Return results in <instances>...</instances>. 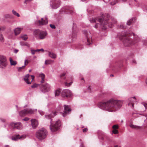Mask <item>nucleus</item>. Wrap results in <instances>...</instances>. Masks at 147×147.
Listing matches in <instances>:
<instances>
[{
	"instance_id": "34",
	"label": "nucleus",
	"mask_w": 147,
	"mask_h": 147,
	"mask_svg": "<svg viewBox=\"0 0 147 147\" xmlns=\"http://www.w3.org/2000/svg\"><path fill=\"white\" fill-rule=\"evenodd\" d=\"M120 1H118L117 0H114V2H111L110 3V4L111 5H114L116 3H117L118 2H119Z\"/></svg>"
},
{
	"instance_id": "30",
	"label": "nucleus",
	"mask_w": 147,
	"mask_h": 147,
	"mask_svg": "<svg viewBox=\"0 0 147 147\" xmlns=\"http://www.w3.org/2000/svg\"><path fill=\"white\" fill-rule=\"evenodd\" d=\"M12 13L13 15L15 16H17V17H19L20 16V14L18 13H17L16 11H15L14 9H13L12 10Z\"/></svg>"
},
{
	"instance_id": "2",
	"label": "nucleus",
	"mask_w": 147,
	"mask_h": 147,
	"mask_svg": "<svg viewBox=\"0 0 147 147\" xmlns=\"http://www.w3.org/2000/svg\"><path fill=\"white\" fill-rule=\"evenodd\" d=\"M109 17V16L108 15L107 16V18L102 16L96 19L92 18L89 20V21L92 23H96L94 26L95 28H97L100 26L102 29L106 30L108 27L111 28L113 24H115L117 22L115 19L111 18L112 22L110 23L108 20Z\"/></svg>"
},
{
	"instance_id": "51",
	"label": "nucleus",
	"mask_w": 147,
	"mask_h": 147,
	"mask_svg": "<svg viewBox=\"0 0 147 147\" xmlns=\"http://www.w3.org/2000/svg\"><path fill=\"white\" fill-rule=\"evenodd\" d=\"M45 21V20H44L43 18H42L41 19V20H40V21L41 22H42L43 23V22H44V21Z\"/></svg>"
},
{
	"instance_id": "23",
	"label": "nucleus",
	"mask_w": 147,
	"mask_h": 147,
	"mask_svg": "<svg viewBox=\"0 0 147 147\" xmlns=\"http://www.w3.org/2000/svg\"><path fill=\"white\" fill-rule=\"evenodd\" d=\"M48 54L49 57L53 59H55L57 57L56 55L53 52L49 51Z\"/></svg>"
},
{
	"instance_id": "46",
	"label": "nucleus",
	"mask_w": 147,
	"mask_h": 147,
	"mask_svg": "<svg viewBox=\"0 0 147 147\" xmlns=\"http://www.w3.org/2000/svg\"><path fill=\"white\" fill-rule=\"evenodd\" d=\"M88 130V129L87 128H86L83 129V132H86Z\"/></svg>"
},
{
	"instance_id": "22",
	"label": "nucleus",
	"mask_w": 147,
	"mask_h": 147,
	"mask_svg": "<svg viewBox=\"0 0 147 147\" xmlns=\"http://www.w3.org/2000/svg\"><path fill=\"white\" fill-rule=\"evenodd\" d=\"M136 21V18H132L131 19L128 20L127 22V24L128 25H130L131 24L134 23Z\"/></svg>"
},
{
	"instance_id": "52",
	"label": "nucleus",
	"mask_w": 147,
	"mask_h": 147,
	"mask_svg": "<svg viewBox=\"0 0 147 147\" xmlns=\"http://www.w3.org/2000/svg\"><path fill=\"white\" fill-rule=\"evenodd\" d=\"M132 62H133V63H135V64L136 63V61L135 60H134V59L133 60Z\"/></svg>"
},
{
	"instance_id": "5",
	"label": "nucleus",
	"mask_w": 147,
	"mask_h": 147,
	"mask_svg": "<svg viewBox=\"0 0 147 147\" xmlns=\"http://www.w3.org/2000/svg\"><path fill=\"white\" fill-rule=\"evenodd\" d=\"M47 133V131L45 129L42 128L36 132V136L39 140H43L46 138Z\"/></svg>"
},
{
	"instance_id": "14",
	"label": "nucleus",
	"mask_w": 147,
	"mask_h": 147,
	"mask_svg": "<svg viewBox=\"0 0 147 147\" xmlns=\"http://www.w3.org/2000/svg\"><path fill=\"white\" fill-rule=\"evenodd\" d=\"M64 112L62 113V115L63 117H65L66 115L68 114L69 113L71 112V109L68 105H64Z\"/></svg>"
},
{
	"instance_id": "32",
	"label": "nucleus",
	"mask_w": 147,
	"mask_h": 147,
	"mask_svg": "<svg viewBox=\"0 0 147 147\" xmlns=\"http://www.w3.org/2000/svg\"><path fill=\"white\" fill-rule=\"evenodd\" d=\"M27 36V35L26 34H25L21 36V38L24 40H26L28 38L27 37H26V36Z\"/></svg>"
},
{
	"instance_id": "35",
	"label": "nucleus",
	"mask_w": 147,
	"mask_h": 147,
	"mask_svg": "<svg viewBox=\"0 0 147 147\" xmlns=\"http://www.w3.org/2000/svg\"><path fill=\"white\" fill-rule=\"evenodd\" d=\"M72 83V82H70L69 83H68L67 82L65 83V85L66 86H70Z\"/></svg>"
},
{
	"instance_id": "53",
	"label": "nucleus",
	"mask_w": 147,
	"mask_h": 147,
	"mask_svg": "<svg viewBox=\"0 0 147 147\" xmlns=\"http://www.w3.org/2000/svg\"><path fill=\"white\" fill-rule=\"evenodd\" d=\"M80 147H84L83 144L82 143L80 145Z\"/></svg>"
},
{
	"instance_id": "15",
	"label": "nucleus",
	"mask_w": 147,
	"mask_h": 147,
	"mask_svg": "<svg viewBox=\"0 0 147 147\" xmlns=\"http://www.w3.org/2000/svg\"><path fill=\"white\" fill-rule=\"evenodd\" d=\"M26 138L24 135L20 136L19 134L14 135L11 137V139L13 140L17 141L19 139H23Z\"/></svg>"
},
{
	"instance_id": "29",
	"label": "nucleus",
	"mask_w": 147,
	"mask_h": 147,
	"mask_svg": "<svg viewBox=\"0 0 147 147\" xmlns=\"http://www.w3.org/2000/svg\"><path fill=\"white\" fill-rule=\"evenodd\" d=\"M130 127L132 128H136L139 129L140 128V127L139 126H136L133 125L132 124H130L129 125Z\"/></svg>"
},
{
	"instance_id": "59",
	"label": "nucleus",
	"mask_w": 147,
	"mask_h": 147,
	"mask_svg": "<svg viewBox=\"0 0 147 147\" xmlns=\"http://www.w3.org/2000/svg\"><path fill=\"white\" fill-rule=\"evenodd\" d=\"M31 71V69H30L29 70V72H30Z\"/></svg>"
},
{
	"instance_id": "27",
	"label": "nucleus",
	"mask_w": 147,
	"mask_h": 147,
	"mask_svg": "<svg viewBox=\"0 0 147 147\" xmlns=\"http://www.w3.org/2000/svg\"><path fill=\"white\" fill-rule=\"evenodd\" d=\"M27 62V63H28V61L27 60H26L25 61H24V65L22 66V67H18V71H21V69H23L24 68L25 65H26V63Z\"/></svg>"
},
{
	"instance_id": "10",
	"label": "nucleus",
	"mask_w": 147,
	"mask_h": 147,
	"mask_svg": "<svg viewBox=\"0 0 147 147\" xmlns=\"http://www.w3.org/2000/svg\"><path fill=\"white\" fill-rule=\"evenodd\" d=\"M51 89L50 85L47 83L42 84L40 86V90L43 93L48 92Z\"/></svg>"
},
{
	"instance_id": "42",
	"label": "nucleus",
	"mask_w": 147,
	"mask_h": 147,
	"mask_svg": "<svg viewBox=\"0 0 147 147\" xmlns=\"http://www.w3.org/2000/svg\"><path fill=\"white\" fill-rule=\"evenodd\" d=\"M0 121L3 123H4L5 121V120L4 119L0 118Z\"/></svg>"
},
{
	"instance_id": "41",
	"label": "nucleus",
	"mask_w": 147,
	"mask_h": 147,
	"mask_svg": "<svg viewBox=\"0 0 147 147\" xmlns=\"http://www.w3.org/2000/svg\"><path fill=\"white\" fill-rule=\"evenodd\" d=\"M50 61L49 60H46L45 61V64L46 65L49 64L50 63L49 62Z\"/></svg>"
},
{
	"instance_id": "18",
	"label": "nucleus",
	"mask_w": 147,
	"mask_h": 147,
	"mask_svg": "<svg viewBox=\"0 0 147 147\" xmlns=\"http://www.w3.org/2000/svg\"><path fill=\"white\" fill-rule=\"evenodd\" d=\"M73 33L72 34V38H75L76 36V33L78 32V29L75 23H73V26L72 28Z\"/></svg>"
},
{
	"instance_id": "9",
	"label": "nucleus",
	"mask_w": 147,
	"mask_h": 147,
	"mask_svg": "<svg viewBox=\"0 0 147 147\" xmlns=\"http://www.w3.org/2000/svg\"><path fill=\"white\" fill-rule=\"evenodd\" d=\"M61 2L60 0H51L50 5L51 8L53 9H57L61 5Z\"/></svg>"
},
{
	"instance_id": "56",
	"label": "nucleus",
	"mask_w": 147,
	"mask_h": 147,
	"mask_svg": "<svg viewBox=\"0 0 147 147\" xmlns=\"http://www.w3.org/2000/svg\"><path fill=\"white\" fill-rule=\"evenodd\" d=\"M39 51H42V52H43L44 51V50L42 49H39Z\"/></svg>"
},
{
	"instance_id": "3",
	"label": "nucleus",
	"mask_w": 147,
	"mask_h": 147,
	"mask_svg": "<svg viewBox=\"0 0 147 147\" xmlns=\"http://www.w3.org/2000/svg\"><path fill=\"white\" fill-rule=\"evenodd\" d=\"M124 34H122V38L120 39L123 41V44L124 46L125 47L129 46L132 45L138 42L140 40V38L138 37H135L134 39V41H131L130 38L129 37L130 35H131L133 33L131 32L128 31L126 32H124Z\"/></svg>"
},
{
	"instance_id": "40",
	"label": "nucleus",
	"mask_w": 147,
	"mask_h": 147,
	"mask_svg": "<svg viewBox=\"0 0 147 147\" xmlns=\"http://www.w3.org/2000/svg\"><path fill=\"white\" fill-rule=\"evenodd\" d=\"M113 132L114 134H117L118 133V131L116 129H114L113 131Z\"/></svg>"
},
{
	"instance_id": "64",
	"label": "nucleus",
	"mask_w": 147,
	"mask_h": 147,
	"mask_svg": "<svg viewBox=\"0 0 147 147\" xmlns=\"http://www.w3.org/2000/svg\"><path fill=\"white\" fill-rule=\"evenodd\" d=\"M104 2H106L105 0H102Z\"/></svg>"
},
{
	"instance_id": "26",
	"label": "nucleus",
	"mask_w": 147,
	"mask_h": 147,
	"mask_svg": "<svg viewBox=\"0 0 147 147\" xmlns=\"http://www.w3.org/2000/svg\"><path fill=\"white\" fill-rule=\"evenodd\" d=\"M39 76L41 78V79H42V80L40 82L41 83H43L45 81V80H44V78H45V74L43 73H42L41 74H40L39 75Z\"/></svg>"
},
{
	"instance_id": "47",
	"label": "nucleus",
	"mask_w": 147,
	"mask_h": 147,
	"mask_svg": "<svg viewBox=\"0 0 147 147\" xmlns=\"http://www.w3.org/2000/svg\"><path fill=\"white\" fill-rule=\"evenodd\" d=\"M66 74V73H64L61 74L60 76L61 77H63Z\"/></svg>"
},
{
	"instance_id": "31",
	"label": "nucleus",
	"mask_w": 147,
	"mask_h": 147,
	"mask_svg": "<svg viewBox=\"0 0 147 147\" xmlns=\"http://www.w3.org/2000/svg\"><path fill=\"white\" fill-rule=\"evenodd\" d=\"M61 92L60 90H56L55 92V96H58L60 94Z\"/></svg>"
},
{
	"instance_id": "17",
	"label": "nucleus",
	"mask_w": 147,
	"mask_h": 147,
	"mask_svg": "<svg viewBox=\"0 0 147 147\" xmlns=\"http://www.w3.org/2000/svg\"><path fill=\"white\" fill-rule=\"evenodd\" d=\"M83 33L85 34L87 38V45H89L91 44V42H90V39H89L90 36L89 35L90 34V32H88L86 30H84L82 31Z\"/></svg>"
},
{
	"instance_id": "54",
	"label": "nucleus",
	"mask_w": 147,
	"mask_h": 147,
	"mask_svg": "<svg viewBox=\"0 0 147 147\" xmlns=\"http://www.w3.org/2000/svg\"><path fill=\"white\" fill-rule=\"evenodd\" d=\"M34 51L36 52H39V49H36V50H34Z\"/></svg>"
},
{
	"instance_id": "33",
	"label": "nucleus",
	"mask_w": 147,
	"mask_h": 147,
	"mask_svg": "<svg viewBox=\"0 0 147 147\" xmlns=\"http://www.w3.org/2000/svg\"><path fill=\"white\" fill-rule=\"evenodd\" d=\"M0 41L1 42H4V38L2 34H0Z\"/></svg>"
},
{
	"instance_id": "11",
	"label": "nucleus",
	"mask_w": 147,
	"mask_h": 147,
	"mask_svg": "<svg viewBox=\"0 0 147 147\" xmlns=\"http://www.w3.org/2000/svg\"><path fill=\"white\" fill-rule=\"evenodd\" d=\"M9 127L10 128L16 129L19 130L23 128L22 124L20 122L16 123H11L9 124Z\"/></svg>"
},
{
	"instance_id": "1",
	"label": "nucleus",
	"mask_w": 147,
	"mask_h": 147,
	"mask_svg": "<svg viewBox=\"0 0 147 147\" xmlns=\"http://www.w3.org/2000/svg\"><path fill=\"white\" fill-rule=\"evenodd\" d=\"M122 102L121 100L111 98L105 101L99 102L98 107L101 109L109 112H115L122 106Z\"/></svg>"
},
{
	"instance_id": "37",
	"label": "nucleus",
	"mask_w": 147,
	"mask_h": 147,
	"mask_svg": "<svg viewBox=\"0 0 147 147\" xmlns=\"http://www.w3.org/2000/svg\"><path fill=\"white\" fill-rule=\"evenodd\" d=\"M4 17L5 18H11V16L9 14H7L5 15L4 16Z\"/></svg>"
},
{
	"instance_id": "36",
	"label": "nucleus",
	"mask_w": 147,
	"mask_h": 147,
	"mask_svg": "<svg viewBox=\"0 0 147 147\" xmlns=\"http://www.w3.org/2000/svg\"><path fill=\"white\" fill-rule=\"evenodd\" d=\"M38 86V84H34L31 86V87L33 88H36Z\"/></svg>"
},
{
	"instance_id": "58",
	"label": "nucleus",
	"mask_w": 147,
	"mask_h": 147,
	"mask_svg": "<svg viewBox=\"0 0 147 147\" xmlns=\"http://www.w3.org/2000/svg\"><path fill=\"white\" fill-rule=\"evenodd\" d=\"M127 0H122V1L123 2H125Z\"/></svg>"
},
{
	"instance_id": "55",
	"label": "nucleus",
	"mask_w": 147,
	"mask_h": 147,
	"mask_svg": "<svg viewBox=\"0 0 147 147\" xmlns=\"http://www.w3.org/2000/svg\"><path fill=\"white\" fill-rule=\"evenodd\" d=\"M131 98H133V100L135 101V100H136V98L134 96V97H131Z\"/></svg>"
},
{
	"instance_id": "8",
	"label": "nucleus",
	"mask_w": 147,
	"mask_h": 147,
	"mask_svg": "<svg viewBox=\"0 0 147 147\" xmlns=\"http://www.w3.org/2000/svg\"><path fill=\"white\" fill-rule=\"evenodd\" d=\"M7 65V63L6 57L4 56H0V68L5 69Z\"/></svg>"
},
{
	"instance_id": "38",
	"label": "nucleus",
	"mask_w": 147,
	"mask_h": 147,
	"mask_svg": "<svg viewBox=\"0 0 147 147\" xmlns=\"http://www.w3.org/2000/svg\"><path fill=\"white\" fill-rule=\"evenodd\" d=\"M50 26L53 29H55L56 28V27L55 26L54 24H51L50 25Z\"/></svg>"
},
{
	"instance_id": "60",
	"label": "nucleus",
	"mask_w": 147,
	"mask_h": 147,
	"mask_svg": "<svg viewBox=\"0 0 147 147\" xmlns=\"http://www.w3.org/2000/svg\"><path fill=\"white\" fill-rule=\"evenodd\" d=\"M114 76L113 75V74H111V76Z\"/></svg>"
},
{
	"instance_id": "43",
	"label": "nucleus",
	"mask_w": 147,
	"mask_h": 147,
	"mask_svg": "<svg viewBox=\"0 0 147 147\" xmlns=\"http://www.w3.org/2000/svg\"><path fill=\"white\" fill-rule=\"evenodd\" d=\"M113 128L114 129H116L118 128V126L116 125H114L113 126Z\"/></svg>"
},
{
	"instance_id": "20",
	"label": "nucleus",
	"mask_w": 147,
	"mask_h": 147,
	"mask_svg": "<svg viewBox=\"0 0 147 147\" xmlns=\"http://www.w3.org/2000/svg\"><path fill=\"white\" fill-rule=\"evenodd\" d=\"M45 21L43 22V23H42L40 21V20H38V22L39 23V24L40 25H46L48 23V20H47V16H45Z\"/></svg>"
},
{
	"instance_id": "21",
	"label": "nucleus",
	"mask_w": 147,
	"mask_h": 147,
	"mask_svg": "<svg viewBox=\"0 0 147 147\" xmlns=\"http://www.w3.org/2000/svg\"><path fill=\"white\" fill-rule=\"evenodd\" d=\"M22 28H15L14 30V32L16 35H17L20 34L21 31L22 30Z\"/></svg>"
},
{
	"instance_id": "62",
	"label": "nucleus",
	"mask_w": 147,
	"mask_h": 147,
	"mask_svg": "<svg viewBox=\"0 0 147 147\" xmlns=\"http://www.w3.org/2000/svg\"><path fill=\"white\" fill-rule=\"evenodd\" d=\"M90 86H89V91H90Z\"/></svg>"
},
{
	"instance_id": "57",
	"label": "nucleus",
	"mask_w": 147,
	"mask_h": 147,
	"mask_svg": "<svg viewBox=\"0 0 147 147\" xmlns=\"http://www.w3.org/2000/svg\"><path fill=\"white\" fill-rule=\"evenodd\" d=\"M4 147H9V146L8 145H6L4 146Z\"/></svg>"
},
{
	"instance_id": "44",
	"label": "nucleus",
	"mask_w": 147,
	"mask_h": 147,
	"mask_svg": "<svg viewBox=\"0 0 147 147\" xmlns=\"http://www.w3.org/2000/svg\"><path fill=\"white\" fill-rule=\"evenodd\" d=\"M32 0H26L24 2V3L27 4L28 3L32 1Z\"/></svg>"
},
{
	"instance_id": "4",
	"label": "nucleus",
	"mask_w": 147,
	"mask_h": 147,
	"mask_svg": "<svg viewBox=\"0 0 147 147\" xmlns=\"http://www.w3.org/2000/svg\"><path fill=\"white\" fill-rule=\"evenodd\" d=\"M57 112H54L50 114L45 115V118L46 119L50 120V122L51 124L50 126V128L51 131L53 132H55L58 130L61 125V121L59 120L56 121L55 123H52V118L57 115Z\"/></svg>"
},
{
	"instance_id": "39",
	"label": "nucleus",
	"mask_w": 147,
	"mask_h": 147,
	"mask_svg": "<svg viewBox=\"0 0 147 147\" xmlns=\"http://www.w3.org/2000/svg\"><path fill=\"white\" fill-rule=\"evenodd\" d=\"M142 104L143 105L146 109L147 108V104L145 102H142Z\"/></svg>"
},
{
	"instance_id": "63",
	"label": "nucleus",
	"mask_w": 147,
	"mask_h": 147,
	"mask_svg": "<svg viewBox=\"0 0 147 147\" xmlns=\"http://www.w3.org/2000/svg\"><path fill=\"white\" fill-rule=\"evenodd\" d=\"M16 108H18V106H17V105H16Z\"/></svg>"
},
{
	"instance_id": "24",
	"label": "nucleus",
	"mask_w": 147,
	"mask_h": 147,
	"mask_svg": "<svg viewBox=\"0 0 147 147\" xmlns=\"http://www.w3.org/2000/svg\"><path fill=\"white\" fill-rule=\"evenodd\" d=\"M128 100L129 101V102L128 103V105L129 106L131 105L133 107H134V102L135 101L133 100V98H131V97L129 98L128 99Z\"/></svg>"
},
{
	"instance_id": "16",
	"label": "nucleus",
	"mask_w": 147,
	"mask_h": 147,
	"mask_svg": "<svg viewBox=\"0 0 147 147\" xmlns=\"http://www.w3.org/2000/svg\"><path fill=\"white\" fill-rule=\"evenodd\" d=\"M30 75L29 74L26 75L24 78V80L25 82L27 84H31L32 81L34 79V77L33 75H31V76L32 77V81H30L29 80V77Z\"/></svg>"
},
{
	"instance_id": "50",
	"label": "nucleus",
	"mask_w": 147,
	"mask_h": 147,
	"mask_svg": "<svg viewBox=\"0 0 147 147\" xmlns=\"http://www.w3.org/2000/svg\"><path fill=\"white\" fill-rule=\"evenodd\" d=\"M18 51V50L17 49H15L14 50V52L15 53H16Z\"/></svg>"
},
{
	"instance_id": "25",
	"label": "nucleus",
	"mask_w": 147,
	"mask_h": 147,
	"mask_svg": "<svg viewBox=\"0 0 147 147\" xmlns=\"http://www.w3.org/2000/svg\"><path fill=\"white\" fill-rule=\"evenodd\" d=\"M9 61L10 63V65L11 66H15L17 63L16 61L13 60L11 57L9 58Z\"/></svg>"
},
{
	"instance_id": "49",
	"label": "nucleus",
	"mask_w": 147,
	"mask_h": 147,
	"mask_svg": "<svg viewBox=\"0 0 147 147\" xmlns=\"http://www.w3.org/2000/svg\"><path fill=\"white\" fill-rule=\"evenodd\" d=\"M34 51V50H31V53L32 55H34L35 53V52Z\"/></svg>"
},
{
	"instance_id": "48",
	"label": "nucleus",
	"mask_w": 147,
	"mask_h": 147,
	"mask_svg": "<svg viewBox=\"0 0 147 147\" xmlns=\"http://www.w3.org/2000/svg\"><path fill=\"white\" fill-rule=\"evenodd\" d=\"M29 119V118L28 117H25V118L23 119V120L24 121H27Z\"/></svg>"
},
{
	"instance_id": "61",
	"label": "nucleus",
	"mask_w": 147,
	"mask_h": 147,
	"mask_svg": "<svg viewBox=\"0 0 147 147\" xmlns=\"http://www.w3.org/2000/svg\"><path fill=\"white\" fill-rule=\"evenodd\" d=\"M63 79H65V77H64L63 78Z\"/></svg>"
},
{
	"instance_id": "19",
	"label": "nucleus",
	"mask_w": 147,
	"mask_h": 147,
	"mask_svg": "<svg viewBox=\"0 0 147 147\" xmlns=\"http://www.w3.org/2000/svg\"><path fill=\"white\" fill-rule=\"evenodd\" d=\"M31 124L32 127L34 128L36 127L38 124V121L35 119H32L31 120Z\"/></svg>"
},
{
	"instance_id": "7",
	"label": "nucleus",
	"mask_w": 147,
	"mask_h": 147,
	"mask_svg": "<svg viewBox=\"0 0 147 147\" xmlns=\"http://www.w3.org/2000/svg\"><path fill=\"white\" fill-rule=\"evenodd\" d=\"M33 34L35 36H39V38L43 39L45 38L47 34V33L46 31H40L38 29L34 30Z\"/></svg>"
},
{
	"instance_id": "28",
	"label": "nucleus",
	"mask_w": 147,
	"mask_h": 147,
	"mask_svg": "<svg viewBox=\"0 0 147 147\" xmlns=\"http://www.w3.org/2000/svg\"><path fill=\"white\" fill-rule=\"evenodd\" d=\"M20 44L21 46H27L28 48H29L30 45H29L27 42H20Z\"/></svg>"
},
{
	"instance_id": "12",
	"label": "nucleus",
	"mask_w": 147,
	"mask_h": 147,
	"mask_svg": "<svg viewBox=\"0 0 147 147\" xmlns=\"http://www.w3.org/2000/svg\"><path fill=\"white\" fill-rule=\"evenodd\" d=\"M72 94V92L70 90L68 89L63 90L61 93V96L63 97H70Z\"/></svg>"
},
{
	"instance_id": "13",
	"label": "nucleus",
	"mask_w": 147,
	"mask_h": 147,
	"mask_svg": "<svg viewBox=\"0 0 147 147\" xmlns=\"http://www.w3.org/2000/svg\"><path fill=\"white\" fill-rule=\"evenodd\" d=\"M62 11L66 13H72L73 12L74 9L72 7L69 6H65L63 7Z\"/></svg>"
},
{
	"instance_id": "45",
	"label": "nucleus",
	"mask_w": 147,
	"mask_h": 147,
	"mask_svg": "<svg viewBox=\"0 0 147 147\" xmlns=\"http://www.w3.org/2000/svg\"><path fill=\"white\" fill-rule=\"evenodd\" d=\"M38 112L39 113L42 115H43L44 114V113L43 111H39Z\"/></svg>"
},
{
	"instance_id": "6",
	"label": "nucleus",
	"mask_w": 147,
	"mask_h": 147,
	"mask_svg": "<svg viewBox=\"0 0 147 147\" xmlns=\"http://www.w3.org/2000/svg\"><path fill=\"white\" fill-rule=\"evenodd\" d=\"M36 111V109L27 108L20 111L19 114L21 116H24L28 114H33Z\"/></svg>"
}]
</instances>
